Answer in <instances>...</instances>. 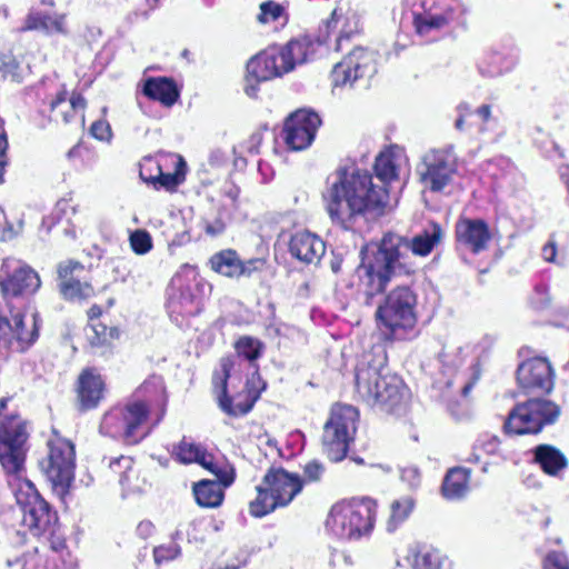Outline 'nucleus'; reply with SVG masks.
I'll use <instances>...</instances> for the list:
<instances>
[{"instance_id": "nucleus-57", "label": "nucleus", "mask_w": 569, "mask_h": 569, "mask_svg": "<svg viewBox=\"0 0 569 569\" xmlns=\"http://www.w3.org/2000/svg\"><path fill=\"white\" fill-rule=\"evenodd\" d=\"M531 301L532 305L538 309H542L549 305L550 298L548 289L545 284H539L535 288V293L531 298Z\"/></svg>"}, {"instance_id": "nucleus-30", "label": "nucleus", "mask_w": 569, "mask_h": 569, "mask_svg": "<svg viewBox=\"0 0 569 569\" xmlns=\"http://www.w3.org/2000/svg\"><path fill=\"white\" fill-rule=\"evenodd\" d=\"M86 107V100L81 94H72L67 100V92L61 91L50 102L51 117L54 121H61L69 123L73 120L78 110H83Z\"/></svg>"}, {"instance_id": "nucleus-49", "label": "nucleus", "mask_w": 569, "mask_h": 569, "mask_svg": "<svg viewBox=\"0 0 569 569\" xmlns=\"http://www.w3.org/2000/svg\"><path fill=\"white\" fill-rule=\"evenodd\" d=\"M130 246L137 254H146L152 249V239L148 231L138 229L130 233Z\"/></svg>"}, {"instance_id": "nucleus-34", "label": "nucleus", "mask_w": 569, "mask_h": 569, "mask_svg": "<svg viewBox=\"0 0 569 569\" xmlns=\"http://www.w3.org/2000/svg\"><path fill=\"white\" fill-rule=\"evenodd\" d=\"M470 471L462 467L450 469L442 483V493L447 499H459L469 490Z\"/></svg>"}, {"instance_id": "nucleus-6", "label": "nucleus", "mask_w": 569, "mask_h": 569, "mask_svg": "<svg viewBox=\"0 0 569 569\" xmlns=\"http://www.w3.org/2000/svg\"><path fill=\"white\" fill-rule=\"evenodd\" d=\"M377 515V502L369 497L335 503L327 517L328 532L340 540H359L370 535Z\"/></svg>"}, {"instance_id": "nucleus-61", "label": "nucleus", "mask_w": 569, "mask_h": 569, "mask_svg": "<svg viewBox=\"0 0 569 569\" xmlns=\"http://www.w3.org/2000/svg\"><path fill=\"white\" fill-rule=\"evenodd\" d=\"M226 161H227V157L223 151H221V150L211 151V153L209 156V162L212 166L218 167V166H221L222 163H224Z\"/></svg>"}, {"instance_id": "nucleus-56", "label": "nucleus", "mask_w": 569, "mask_h": 569, "mask_svg": "<svg viewBox=\"0 0 569 569\" xmlns=\"http://www.w3.org/2000/svg\"><path fill=\"white\" fill-rule=\"evenodd\" d=\"M325 472V467L317 460L309 461L303 467V475L309 481H318Z\"/></svg>"}, {"instance_id": "nucleus-59", "label": "nucleus", "mask_w": 569, "mask_h": 569, "mask_svg": "<svg viewBox=\"0 0 569 569\" xmlns=\"http://www.w3.org/2000/svg\"><path fill=\"white\" fill-rule=\"evenodd\" d=\"M224 222L221 219H217L213 222H207L206 232L210 236H218L224 230Z\"/></svg>"}, {"instance_id": "nucleus-35", "label": "nucleus", "mask_w": 569, "mask_h": 569, "mask_svg": "<svg viewBox=\"0 0 569 569\" xmlns=\"http://www.w3.org/2000/svg\"><path fill=\"white\" fill-rule=\"evenodd\" d=\"M221 481L201 480L193 486V495L197 503L204 508L219 507L223 501V489Z\"/></svg>"}, {"instance_id": "nucleus-1", "label": "nucleus", "mask_w": 569, "mask_h": 569, "mask_svg": "<svg viewBox=\"0 0 569 569\" xmlns=\"http://www.w3.org/2000/svg\"><path fill=\"white\" fill-rule=\"evenodd\" d=\"M375 172L382 186L375 184L367 170L356 167L340 168L327 179L322 200L335 226L357 231L385 213L389 200L386 184L397 178L391 153L383 152L376 158Z\"/></svg>"}, {"instance_id": "nucleus-39", "label": "nucleus", "mask_w": 569, "mask_h": 569, "mask_svg": "<svg viewBox=\"0 0 569 569\" xmlns=\"http://www.w3.org/2000/svg\"><path fill=\"white\" fill-rule=\"evenodd\" d=\"M110 469L119 475V482L122 488L130 492L141 491L142 488L139 483L133 481L138 480L137 471L133 468V461L130 457L121 456L110 462Z\"/></svg>"}, {"instance_id": "nucleus-2", "label": "nucleus", "mask_w": 569, "mask_h": 569, "mask_svg": "<svg viewBox=\"0 0 569 569\" xmlns=\"http://www.w3.org/2000/svg\"><path fill=\"white\" fill-rule=\"evenodd\" d=\"M386 363L381 348L362 355L356 367V392L368 406L395 412L407 401L408 390L398 376L389 373Z\"/></svg>"}, {"instance_id": "nucleus-37", "label": "nucleus", "mask_w": 569, "mask_h": 569, "mask_svg": "<svg viewBox=\"0 0 569 569\" xmlns=\"http://www.w3.org/2000/svg\"><path fill=\"white\" fill-rule=\"evenodd\" d=\"M517 63V56L495 52L489 54L486 60L482 61L479 66V70L482 76L493 78L511 71Z\"/></svg>"}, {"instance_id": "nucleus-15", "label": "nucleus", "mask_w": 569, "mask_h": 569, "mask_svg": "<svg viewBox=\"0 0 569 569\" xmlns=\"http://www.w3.org/2000/svg\"><path fill=\"white\" fill-rule=\"evenodd\" d=\"M422 186L432 191H442L457 172V157L452 147L433 149L423 154L417 168Z\"/></svg>"}, {"instance_id": "nucleus-7", "label": "nucleus", "mask_w": 569, "mask_h": 569, "mask_svg": "<svg viewBox=\"0 0 569 569\" xmlns=\"http://www.w3.org/2000/svg\"><path fill=\"white\" fill-rule=\"evenodd\" d=\"M303 482L296 473L282 468L270 469L257 486V498L249 505L253 517H263L279 507L288 506L302 490Z\"/></svg>"}, {"instance_id": "nucleus-18", "label": "nucleus", "mask_w": 569, "mask_h": 569, "mask_svg": "<svg viewBox=\"0 0 569 569\" xmlns=\"http://www.w3.org/2000/svg\"><path fill=\"white\" fill-rule=\"evenodd\" d=\"M172 457L180 463H198L211 473H213L223 483L229 487L234 481V468L224 459H216L201 445L183 438L172 448Z\"/></svg>"}, {"instance_id": "nucleus-24", "label": "nucleus", "mask_w": 569, "mask_h": 569, "mask_svg": "<svg viewBox=\"0 0 569 569\" xmlns=\"http://www.w3.org/2000/svg\"><path fill=\"white\" fill-rule=\"evenodd\" d=\"M288 250L292 258L306 264H317L326 252L325 241L316 233L299 230L291 234Z\"/></svg>"}, {"instance_id": "nucleus-19", "label": "nucleus", "mask_w": 569, "mask_h": 569, "mask_svg": "<svg viewBox=\"0 0 569 569\" xmlns=\"http://www.w3.org/2000/svg\"><path fill=\"white\" fill-rule=\"evenodd\" d=\"M321 124L319 116L310 110L301 109L292 113L284 123L283 139L295 151L308 148Z\"/></svg>"}, {"instance_id": "nucleus-42", "label": "nucleus", "mask_w": 569, "mask_h": 569, "mask_svg": "<svg viewBox=\"0 0 569 569\" xmlns=\"http://www.w3.org/2000/svg\"><path fill=\"white\" fill-rule=\"evenodd\" d=\"M257 21L261 24L280 22L282 26L289 21L287 6L273 0H267L260 3Z\"/></svg>"}, {"instance_id": "nucleus-13", "label": "nucleus", "mask_w": 569, "mask_h": 569, "mask_svg": "<svg viewBox=\"0 0 569 569\" xmlns=\"http://www.w3.org/2000/svg\"><path fill=\"white\" fill-rule=\"evenodd\" d=\"M560 407L546 399H530L517 405L509 413L503 425L508 435L538 433L547 425L558 420Z\"/></svg>"}, {"instance_id": "nucleus-58", "label": "nucleus", "mask_w": 569, "mask_h": 569, "mask_svg": "<svg viewBox=\"0 0 569 569\" xmlns=\"http://www.w3.org/2000/svg\"><path fill=\"white\" fill-rule=\"evenodd\" d=\"M262 143L261 132H253L249 139L243 143V148L251 154L259 153L260 146Z\"/></svg>"}, {"instance_id": "nucleus-32", "label": "nucleus", "mask_w": 569, "mask_h": 569, "mask_svg": "<svg viewBox=\"0 0 569 569\" xmlns=\"http://www.w3.org/2000/svg\"><path fill=\"white\" fill-rule=\"evenodd\" d=\"M442 237L443 231L441 227L437 223H432L430 229H426L423 232L415 236L410 241L401 237L403 242L400 246V250L402 248L410 249L412 253L426 257L441 241ZM400 253L402 254L401 251Z\"/></svg>"}, {"instance_id": "nucleus-62", "label": "nucleus", "mask_w": 569, "mask_h": 569, "mask_svg": "<svg viewBox=\"0 0 569 569\" xmlns=\"http://www.w3.org/2000/svg\"><path fill=\"white\" fill-rule=\"evenodd\" d=\"M152 529H153V526L149 521L140 522L138 526V531L141 535H146V536L150 535Z\"/></svg>"}, {"instance_id": "nucleus-40", "label": "nucleus", "mask_w": 569, "mask_h": 569, "mask_svg": "<svg viewBox=\"0 0 569 569\" xmlns=\"http://www.w3.org/2000/svg\"><path fill=\"white\" fill-rule=\"evenodd\" d=\"M500 450V440L498 437L483 433L480 435L472 445L471 452L466 458L467 462L479 463L483 456H497Z\"/></svg>"}, {"instance_id": "nucleus-31", "label": "nucleus", "mask_w": 569, "mask_h": 569, "mask_svg": "<svg viewBox=\"0 0 569 569\" xmlns=\"http://www.w3.org/2000/svg\"><path fill=\"white\" fill-rule=\"evenodd\" d=\"M167 309L170 318L177 325H180L179 317L184 318L196 315L198 312V303L188 288L179 289L178 291L172 289V292L169 293Z\"/></svg>"}, {"instance_id": "nucleus-38", "label": "nucleus", "mask_w": 569, "mask_h": 569, "mask_svg": "<svg viewBox=\"0 0 569 569\" xmlns=\"http://www.w3.org/2000/svg\"><path fill=\"white\" fill-rule=\"evenodd\" d=\"M239 254L231 249L221 250L209 260L213 271L228 278H239Z\"/></svg>"}, {"instance_id": "nucleus-64", "label": "nucleus", "mask_w": 569, "mask_h": 569, "mask_svg": "<svg viewBox=\"0 0 569 569\" xmlns=\"http://www.w3.org/2000/svg\"><path fill=\"white\" fill-rule=\"evenodd\" d=\"M100 315H101V308L97 305L92 306L88 310V316L91 321L97 320L100 317Z\"/></svg>"}, {"instance_id": "nucleus-17", "label": "nucleus", "mask_w": 569, "mask_h": 569, "mask_svg": "<svg viewBox=\"0 0 569 569\" xmlns=\"http://www.w3.org/2000/svg\"><path fill=\"white\" fill-rule=\"evenodd\" d=\"M377 71V53L356 47L340 62L336 63L331 79L335 88H353L357 81L372 77Z\"/></svg>"}, {"instance_id": "nucleus-20", "label": "nucleus", "mask_w": 569, "mask_h": 569, "mask_svg": "<svg viewBox=\"0 0 569 569\" xmlns=\"http://www.w3.org/2000/svg\"><path fill=\"white\" fill-rule=\"evenodd\" d=\"M517 381L526 393H547L553 387V372L545 358L522 362L517 370Z\"/></svg>"}, {"instance_id": "nucleus-29", "label": "nucleus", "mask_w": 569, "mask_h": 569, "mask_svg": "<svg viewBox=\"0 0 569 569\" xmlns=\"http://www.w3.org/2000/svg\"><path fill=\"white\" fill-rule=\"evenodd\" d=\"M327 29L338 30L335 50L341 51L356 36L359 34L360 20L355 12L342 14L336 9L331 14L330 20L327 22Z\"/></svg>"}, {"instance_id": "nucleus-43", "label": "nucleus", "mask_w": 569, "mask_h": 569, "mask_svg": "<svg viewBox=\"0 0 569 569\" xmlns=\"http://www.w3.org/2000/svg\"><path fill=\"white\" fill-rule=\"evenodd\" d=\"M114 333V328H108L106 325L98 321L90 325L87 337L91 348L99 350L110 347Z\"/></svg>"}, {"instance_id": "nucleus-44", "label": "nucleus", "mask_w": 569, "mask_h": 569, "mask_svg": "<svg viewBox=\"0 0 569 569\" xmlns=\"http://www.w3.org/2000/svg\"><path fill=\"white\" fill-rule=\"evenodd\" d=\"M61 296L69 301H84L94 296V289L88 281L73 282L72 284L66 282L58 284Z\"/></svg>"}, {"instance_id": "nucleus-22", "label": "nucleus", "mask_w": 569, "mask_h": 569, "mask_svg": "<svg viewBox=\"0 0 569 569\" xmlns=\"http://www.w3.org/2000/svg\"><path fill=\"white\" fill-rule=\"evenodd\" d=\"M491 233L488 223L482 219L461 218L456 223V241L463 248L478 254L488 248Z\"/></svg>"}, {"instance_id": "nucleus-41", "label": "nucleus", "mask_w": 569, "mask_h": 569, "mask_svg": "<svg viewBox=\"0 0 569 569\" xmlns=\"http://www.w3.org/2000/svg\"><path fill=\"white\" fill-rule=\"evenodd\" d=\"M28 72V68L23 67L11 50L0 47V77L10 79L14 82H21Z\"/></svg>"}, {"instance_id": "nucleus-36", "label": "nucleus", "mask_w": 569, "mask_h": 569, "mask_svg": "<svg viewBox=\"0 0 569 569\" xmlns=\"http://www.w3.org/2000/svg\"><path fill=\"white\" fill-rule=\"evenodd\" d=\"M416 507V499L411 495L402 496L390 503V513L386 521L389 532L396 531L410 517Z\"/></svg>"}, {"instance_id": "nucleus-16", "label": "nucleus", "mask_w": 569, "mask_h": 569, "mask_svg": "<svg viewBox=\"0 0 569 569\" xmlns=\"http://www.w3.org/2000/svg\"><path fill=\"white\" fill-rule=\"evenodd\" d=\"M38 338L36 317L26 321V316L19 310L12 313L0 308V348H7L16 352H23Z\"/></svg>"}, {"instance_id": "nucleus-12", "label": "nucleus", "mask_w": 569, "mask_h": 569, "mask_svg": "<svg viewBox=\"0 0 569 569\" xmlns=\"http://www.w3.org/2000/svg\"><path fill=\"white\" fill-rule=\"evenodd\" d=\"M16 499L22 512V526L31 536L49 540L56 533L58 516L39 495L33 483L23 480L16 492Z\"/></svg>"}, {"instance_id": "nucleus-27", "label": "nucleus", "mask_w": 569, "mask_h": 569, "mask_svg": "<svg viewBox=\"0 0 569 569\" xmlns=\"http://www.w3.org/2000/svg\"><path fill=\"white\" fill-rule=\"evenodd\" d=\"M104 381L93 370H83L78 380V399L82 409L98 406L102 399Z\"/></svg>"}, {"instance_id": "nucleus-8", "label": "nucleus", "mask_w": 569, "mask_h": 569, "mask_svg": "<svg viewBox=\"0 0 569 569\" xmlns=\"http://www.w3.org/2000/svg\"><path fill=\"white\" fill-rule=\"evenodd\" d=\"M9 398L0 399V463L9 475H19L24 465L29 432L18 415L7 413Z\"/></svg>"}, {"instance_id": "nucleus-47", "label": "nucleus", "mask_w": 569, "mask_h": 569, "mask_svg": "<svg viewBox=\"0 0 569 569\" xmlns=\"http://www.w3.org/2000/svg\"><path fill=\"white\" fill-rule=\"evenodd\" d=\"M262 348V343L252 337H241L236 343L238 355L249 361L257 360L261 356Z\"/></svg>"}, {"instance_id": "nucleus-25", "label": "nucleus", "mask_w": 569, "mask_h": 569, "mask_svg": "<svg viewBox=\"0 0 569 569\" xmlns=\"http://www.w3.org/2000/svg\"><path fill=\"white\" fill-rule=\"evenodd\" d=\"M186 162L181 157L176 160V171L173 173H163L161 164L152 158H143L140 164V178L143 181L151 182L154 186H160L167 190H172L179 186L183 180L182 168Z\"/></svg>"}, {"instance_id": "nucleus-4", "label": "nucleus", "mask_w": 569, "mask_h": 569, "mask_svg": "<svg viewBox=\"0 0 569 569\" xmlns=\"http://www.w3.org/2000/svg\"><path fill=\"white\" fill-rule=\"evenodd\" d=\"M313 43L308 38L291 40L282 47H269L252 57L247 63L244 92L257 98L259 83L292 71L297 64L308 61L313 54Z\"/></svg>"}, {"instance_id": "nucleus-46", "label": "nucleus", "mask_w": 569, "mask_h": 569, "mask_svg": "<svg viewBox=\"0 0 569 569\" xmlns=\"http://www.w3.org/2000/svg\"><path fill=\"white\" fill-rule=\"evenodd\" d=\"M86 272L84 266L74 260L62 261L58 266L59 284L66 282H82V274Z\"/></svg>"}, {"instance_id": "nucleus-5", "label": "nucleus", "mask_w": 569, "mask_h": 569, "mask_svg": "<svg viewBox=\"0 0 569 569\" xmlns=\"http://www.w3.org/2000/svg\"><path fill=\"white\" fill-rule=\"evenodd\" d=\"M418 295L409 286L402 284L391 289L376 310V320L382 332L392 340L410 338L416 330Z\"/></svg>"}, {"instance_id": "nucleus-23", "label": "nucleus", "mask_w": 569, "mask_h": 569, "mask_svg": "<svg viewBox=\"0 0 569 569\" xmlns=\"http://www.w3.org/2000/svg\"><path fill=\"white\" fill-rule=\"evenodd\" d=\"M420 8L421 10H413L412 14L416 31L422 37L445 28L453 18V11L436 0H423Z\"/></svg>"}, {"instance_id": "nucleus-11", "label": "nucleus", "mask_w": 569, "mask_h": 569, "mask_svg": "<svg viewBox=\"0 0 569 569\" xmlns=\"http://www.w3.org/2000/svg\"><path fill=\"white\" fill-rule=\"evenodd\" d=\"M358 410L350 405H335L323 426L322 447L329 460L339 462L348 453L357 432Z\"/></svg>"}, {"instance_id": "nucleus-14", "label": "nucleus", "mask_w": 569, "mask_h": 569, "mask_svg": "<svg viewBox=\"0 0 569 569\" xmlns=\"http://www.w3.org/2000/svg\"><path fill=\"white\" fill-rule=\"evenodd\" d=\"M48 456L40 461V468L54 487L66 489L74 477V446L53 430V437L48 440Z\"/></svg>"}, {"instance_id": "nucleus-33", "label": "nucleus", "mask_w": 569, "mask_h": 569, "mask_svg": "<svg viewBox=\"0 0 569 569\" xmlns=\"http://www.w3.org/2000/svg\"><path fill=\"white\" fill-rule=\"evenodd\" d=\"M142 92L148 98L158 100L167 107L172 106L179 97L174 83L167 78L147 79Z\"/></svg>"}, {"instance_id": "nucleus-60", "label": "nucleus", "mask_w": 569, "mask_h": 569, "mask_svg": "<svg viewBox=\"0 0 569 569\" xmlns=\"http://www.w3.org/2000/svg\"><path fill=\"white\" fill-rule=\"evenodd\" d=\"M557 253L556 243L553 241H548L542 248V258L548 262H553Z\"/></svg>"}, {"instance_id": "nucleus-48", "label": "nucleus", "mask_w": 569, "mask_h": 569, "mask_svg": "<svg viewBox=\"0 0 569 569\" xmlns=\"http://www.w3.org/2000/svg\"><path fill=\"white\" fill-rule=\"evenodd\" d=\"M180 555L181 548L174 540L160 545L153 549V558L157 565L174 560Z\"/></svg>"}, {"instance_id": "nucleus-53", "label": "nucleus", "mask_w": 569, "mask_h": 569, "mask_svg": "<svg viewBox=\"0 0 569 569\" xmlns=\"http://www.w3.org/2000/svg\"><path fill=\"white\" fill-rule=\"evenodd\" d=\"M90 133L93 138L109 142L112 138V131L107 120H97L90 127Z\"/></svg>"}, {"instance_id": "nucleus-9", "label": "nucleus", "mask_w": 569, "mask_h": 569, "mask_svg": "<svg viewBox=\"0 0 569 569\" xmlns=\"http://www.w3.org/2000/svg\"><path fill=\"white\" fill-rule=\"evenodd\" d=\"M41 286L39 274L26 262L16 258L3 259L0 267V289L10 313L24 311L27 297Z\"/></svg>"}, {"instance_id": "nucleus-54", "label": "nucleus", "mask_w": 569, "mask_h": 569, "mask_svg": "<svg viewBox=\"0 0 569 569\" xmlns=\"http://www.w3.org/2000/svg\"><path fill=\"white\" fill-rule=\"evenodd\" d=\"M400 479L407 483L410 489H417L421 482V475L417 467L408 466L400 469Z\"/></svg>"}, {"instance_id": "nucleus-50", "label": "nucleus", "mask_w": 569, "mask_h": 569, "mask_svg": "<svg viewBox=\"0 0 569 569\" xmlns=\"http://www.w3.org/2000/svg\"><path fill=\"white\" fill-rule=\"evenodd\" d=\"M48 13H43L41 11L31 9L27 14L23 24L18 28L19 32L27 31H42L43 26H46V17Z\"/></svg>"}, {"instance_id": "nucleus-55", "label": "nucleus", "mask_w": 569, "mask_h": 569, "mask_svg": "<svg viewBox=\"0 0 569 569\" xmlns=\"http://www.w3.org/2000/svg\"><path fill=\"white\" fill-rule=\"evenodd\" d=\"M266 261L260 258H252L246 261L240 259L239 262V277H250L254 272L263 269Z\"/></svg>"}, {"instance_id": "nucleus-3", "label": "nucleus", "mask_w": 569, "mask_h": 569, "mask_svg": "<svg viewBox=\"0 0 569 569\" xmlns=\"http://www.w3.org/2000/svg\"><path fill=\"white\" fill-rule=\"evenodd\" d=\"M402 242L401 236L387 233L377 250L362 258L350 281L359 302L370 306L373 299L385 291L397 269L401 268Z\"/></svg>"}, {"instance_id": "nucleus-26", "label": "nucleus", "mask_w": 569, "mask_h": 569, "mask_svg": "<svg viewBox=\"0 0 569 569\" xmlns=\"http://www.w3.org/2000/svg\"><path fill=\"white\" fill-rule=\"evenodd\" d=\"M231 362L228 359L221 361V375H214L213 385L218 392L219 407L223 412L229 416H243L247 415L253 407L251 402H237L233 403L232 399L227 395V381L230 376Z\"/></svg>"}, {"instance_id": "nucleus-28", "label": "nucleus", "mask_w": 569, "mask_h": 569, "mask_svg": "<svg viewBox=\"0 0 569 569\" xmlns=\"http://www.w3.org/2000/svg\"><path fill=\"white\" fill-rule=\"evenodd\" d=\"M532 461L550 477H560L568 468V459L555 446L539 445L532 449Z\"/></svg>"}, {"instance_id": "nucleus-63", "label": "nucleus", "mask_w": 569, "mask_h": 569, "mask_svg": "<svg viewBox=\"0 0 569 569\" xmlns=\"http://www.w3.org/2000/svg\"><path fill=\"white\" fill-rule=\"evenodd\" d=\"M560 178L566 183L569 192V166H562L559 169Z\"/></svg>"}, {"instance_id": "nucleus-45", "label": "nucleus", "mask_w": 569, "mask_h": 569, "mask_svg": "<svg viewBox=\"0 0 569 569\" xmlns=\"http://www.w3.org/2000/svg\"><path fill=\"white\" fill-rule=\"evenodd\" d=\"M413 569H451L450 561L438 550L419 553Z\"/></svg>"}, {"instance_id": "nucleus-10", "label": "nucleus", "mask_w": 569, "mask_h": 569, "mask_svg": "<svg viewBox=\"0 0 569 569\" xmlns=\"http://www.w3.org/2000/svg\"><path fill=\"white\" fill-rule=\"evenodd\" d=\"M148 413V407L140 401L114 407L102 417L100 432L128 445L138 443L150 432Z\"/></svg>"}, {"instance_id": "nucleus-51", "label": "nucleus", "mask_w": 569, "mask_h": 569, "mask_svg": "<svg viewBox=\"0 0 569 569\" xmlns=\"http://www.w3.org/2000/svg\"><path fill=\"white\" fill-rule=\"evenodd\" d=\"M44 23H46V26H43L42 32H44L46 34H53V33L67 34L68 33L66 14H59V13L47 14Z\"/></svg>"}, {"instance_id": "nucleus-52", "label": "nucleus", "mask_w": 569, "mask_h": 569, "mask_svg": "<svg viewBox=\"0 0 569 569\" xmlns=\"http://www.w3.org/2000/svg\"><path fill=\"white\" fill-rule=\"evenodd\" d=\"M543 569H569V559L563 552L550 551L543 559Z\"/></svg>"}, {"instance_id": "nucleus-21", "label": "nucleus", "mask_w": 569, "mask_h": 569, "mask_svg": "<svg viewBox=\"0 0 569 569\" xmlns=\"http://www.w3.org/2000/svg\"><path fill=\"white\" fill-rule=\"evenodd\" d=\"M456 112L455 128L470 136L490 132L498 123L490 104H481L473 110L470 104L461 102L457 106Z\"/></svg>"}]
</instances>
